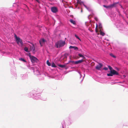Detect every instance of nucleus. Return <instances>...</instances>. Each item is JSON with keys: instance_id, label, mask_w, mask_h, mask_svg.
Instances as JSON below:
<instances>
[{"instance_id": "1", "label": "nucleus", "mask_w": 128, "mask_h": 128, "mask_svg": "<svg viewBox=\"0 0 128 128\" xmlns=\"http://www.w3.org/2000/svg\"><path fill=\"white\" fill-rule=\"evenodd\" d=\"M65 41L60 40L57 42L56 45L57 48H60L63 46L65 44Z\"/></svg>"}, {"instance_id": "2", "label": "nucleus", "mask_w": 128, "mask_h": 128, "mask_svg": "<svg viewBox=\"0 0 128 128\" xmlns=\"http://www.w3.org/2000/svg\"><path fill=\"white\" fill-rule=\"evenodd\" d=\"M14 36L16 38V41L18 44L20 45L21 46H23V42L22 40L19 37H17L16 34H15Z\"/></svg>"}, {"instance_id": "3", "label": "nucleus", "mask_w": 128, "mask_h": 128, "mask_svg": "<svg viewBox=\"0 0 128 128\" xmlns=\"http://www.w3.org/2000/svg\"><path fill=\"white\" fill-rule=\"evenodd\" d=\"M29 56L30 57L31 61L33 63L35 62H38V60L36 57L34 56H31V55L29 54Z\"/></svg>"}, {"instance_id": "4", "label": "nucleus", "mask_w": 128, "mask_h": 128, "mask_svg": "<svg viewBox=\"0 0 128 128\" xmlns=\"http://www.w3.org/2000/svg\"><path fill=\"white\" fill-rule=\"evenodd\" d=\"M116 3H114L113 4L109 5L108 6H106L105 5H104L103 6L107 8H111L116 6Z\"/></svg>"}, {"instance_id": "5", "label": "nucleus", "mask_w": 128, "mask_h": 128, "mask_svg": "<svg viewBox=\"0 0 128 128\" xmlns=\"http://www.w3.org/2000/svg\"><path fill=\"white\" fill-rule=\"evenodd\" d=\"M98 64L97 65L96 67V69L98 70H100L102 67L103 65L102 64L100 63H98Z\"/></svg>"}, {"instance_id": "6", "label": "nucleus", "mask_w": 128, "mask_h": 128, "mask_svg": "<svg viewBox=\"0 0 128 128\" xmlns=\"http://www.w3.org/2000/svg\"><path fill=\"white\" fill-rule=\"evenodd\" d=\"M51 11L54 13H56L58 11V9L56 7H53L51 8Z\"/></svg>"}, {"instance_id": "7", "label": "nucleus", "mask_w": 128, "mask_h": 128, "mask_svg": "<svg viewBox=\"0 0 128 128\" xmlns=\"http://www.w3.org/2000/svg\"><path fill=\"white\" fill-rule=\"evenodd\" d=\"M83 62V60H79L76 61H72V62L73 63H74L75 64H78L80 63Z\"/></svg>"}, {"instance_id": "8", "label": "nucleus", "mask_w": 128, "mask_h": 128, "mask_svg": "<svg viewBox=\"0 0 128 128\" xmlns=\"http://www.w3.org/2000/svg\"><path fill=\"white\" fill-rule=\"evenodd\" d=\"M46 41L44 38H42L40 40L39 42L41 46H42Z\"/></svg>"}, {"instance_id": "9", "label": "nucleus", "mask_w": 128, "mask_h": 128, "mask_svg": "<svg viewBox=\"0 0 128 128\" xmlns=\"http://www.w3.org/2000/svg\"><path fill=\"white\" fill-rule=\"evenodd\" d=\"M110 72L112 73L113 75H118V73L115 70H111Z\"/></svg>"}, {"instance_id": "10", "label": "nucleus", "mask_w": 128, "mask_h": 128, "mask_svg": "<svg viewBox=\"0 0 128 128\" xmlns=\"http://www.w3.org/2000/svg\"><path fill=\"white\" fill-rule=\"evenodd\" d=\"M32 46H30V49L31 50H32L33 51H34V44H32Z\"/></svg>"}, {"instance_id": "11", "label": "nucleus", "mask_w": 128, "mask_h": 128, "mask_svg": "<svg viewBox=\"0 0 128 128\" xmlns=\"http://www.w3.org/2000/svg\"><path fill=\"white\" fill-rule=\"evenodd\" d=\"M70 22L72 24H76V22L74 20H73L72 19H70Z\"/></svg>"}, {"instance_id": "12", "label": "nucleus", "mask_w": 128, "mask_h": 128, "mask_svg": "<svg viewBox=\"0 0 128 128\" xmlns=\"http://www.w3.org/2000/svg\"><path fill=\"white\" fill-rule=\"evenodd\" d=\"M100 34L101 35H102V36L104 35L105 33L103 32H102L101 30H100Z\"/></svg>"}, {"instance_id": "13", "label": "nucleus", "mask_w": 128, "mask_h": 128, "mask_svg": "<svg viewBox=\"0 0 128 128\" xmlns=\"http://www.w3.org/2000/svg\"><path fill=\"white\" fill-rule=\"evenodd\" d=\"M58 66H59V67L63 68H64L66 67V65H60V64H58Z\"/></svg>"}, {"instance_id": "14", "label": "nucleus", "mask_w": 128, "mask_h": 128, "mask_svg": "<svg viewBox=\"0 0 128 128\" xmlns=\"http://www.w3.org/2000/svg\"><path fill=\"white\" fill-rule=\"evenodd\" d=\"M107 75L108 76H112L113 74L112 73L110 72V73L108 74Z\"/></svg>"}, {"instance_id": "15", "label": "nucleus", "mask_w": 128, "mask_h": 128, "mask_svg": "<svg viewBox=\"0 0 128 128\" xmlns=\"http://www.w3.org/2000/svg\"><path fill=\"white\" fill-rule=\"evenodd\" d=\"M19 60L21 61H22L24 62H26V61L24 59L20 58L19 59Z\"/></svg>"}, {"instance_id": "16", "label": "nucleus", "mask_w": 128, "mask_h": 128, "mask_svg": "<svg viewBox=\"0 0 128 128\" xmlns=\"http://www.w3.org/2000/svg\"><path fill=\"white\" fill-rule=\"evenodd\" d=\"M52 65V67H56V66L55 65V64L54 62H52V65Z\"/></svg>"}, {"instance_id": "17", "label": "nucleus", "mask_w": 128, "mask_h": 128, "mask_svg": "<svg viewBox=\"0 0 128 128\" xmlns=\"http://www.w3.org/2000/svg\"><path fill=\"white\" fill-rule=\"evenodd\" d=\"M78 55L80 56V57L82 58H85V57L83 55L80 54H78Z\"/></svg>"}, {"instance_id": "18", "label": "nucleus", "mask_w": 128, "mask_h": 128, "mask_svg": "<svg viewBox=\"0 0 128 128\" xmlns=\"http://www.w3.org/2000/svg\"><path fill=\"white\" fill-rule=\"evenodd\" d=\"M47 64L48 65V66H50L51 65V64L49 62L48 60L46 62Z\"/></svg>"}, {"instance_id": "19", "label": "nucleus", "mask_w": 128, "mask_h": 128, "mask_svg": "<svg viewBox=\"0 0 128 128\" xmlns=\"http://www.w3.org/2000/svg\"><path fill=\"white\" fill-rule=\"evenodd\" d=\"M24 50L26 52H28V48L27 47H25L24 48Z\"/></svg>"}, {"instance_id": "20", "label": "nucleus", "mask_w": 128, "mask_h": 128, "mask_svg": "<svg viewBox=\"0 0 128 128\" xmlns=\"http://www.w3.org/2000/svg\"><path fill=\"white\" fill-rule=\"evenodd\" d=\"M74 36L76 38H77L79 40H80L81 41V40L77 35L76 34H75Z\"/></svg>"}, {"instance_id": "21", "label": "nucleus", "mask_w": 128, "mask_h": 128, "mask_svg": "<svg viewBox=\"0 0 128 128\" xmlns=\"http://www.w3.org/2000/svg\"><path fill=\"white\" fill-rule=\"evenodd\" d=\"M110 55L111 56H112L114 58H116V56L113 54L112 53L110 54Z\"/></svg>"}, {"instance_id": "22", "label": "nucleus", "mask_w": 128, "mask_h": 128, "mask_svg": "<svg viewBox=\"0 0 128 128\" xmlns=\"http://www.w3.org/2000/svg\"><path fill=\"white\" fill-rule=\"evenodd\" d=\"M108 68L110 70V71L111 70H112V68L110 66H108Z\"/></svg>"}, {"instance_id": "23", "label": "nucleus", "mask_w": 128, "mask_h": 128, "mask_svg": "<svg viewBox=\"0 0 128 128\" xmlns=\"http://www.w3.org/2000/svg\"><path fill=\"white\" fill-rule=\"evenodd\" d=\"M98 26L97 25L96 26V32H98V30L97 29Z\"/></svg>"}, {"instance_id": "24", "label": "nucleus", "mask_w": 128, "mask_h": 128, "mask_svg": "<svg viewBox=\"0 0 128 128\" xmlns=\"http://www.w3.org/2000/svg\"><path fill=\"white\" fill-rule=\"evenodd\" d=\"M73 48L74 50H78V48L76 46H74Z\"/></svg>"}, {"instance_id": "25", "label": "nucleus", "mask_w": 128, "mask_h": 128, "mask_svg": "<svg viewBox=\"0 0 128 128\" xmlns=\"http://www.w3.org/2000/svg\"><path fill=\"white\" fill-rule=\"evenodd\" d=\"M62 2L64 4H66V3H67V2H66V1L64 0H62Z\"/></svg>"}, {"instance_id": "26", "label": "nucleus", "mask_w": 128, "mask_h": 128, "mask_svg": "<svg viewBox=\"0 0 128 128\" xmlns=\"http://www.w3.org/2000/svg\"><path fill=\"white\" fill-rule=\"evenodd\" d=\"M74 46H70L69 47L70 48H73Z\"/></svg>"}, {"instance_id": "27", "label": "nucleus", "mask_w": 128, "mask_h": 128, "mask_svg": "<svg viewBox=\"0 0 128 128\" xmlns=\"http://www.w3.org/2000/svg\"><path fill=\"white\" fill-rule=\"evenodd\" d=\"M104 69L106 70H108V68L107 67H105L104 68Z\"/></svg>"}, {"instance_id": "28", "label": "nucleus", "mask_w": 128, "mask_h": 128, "mask_svg": "<svg viewBox=\"0 0 128 128\" xmlns=\"http://www.w3.org/2000/svg\"><path fill=\"white\" fill-rule=\"evenodd\" d=\"M94 19H95V20H96V21H98V19L97 18H95Z\"/></svg>"}, {"instance_id": "29", "label": "nucleus", "mask_w": 128, "mask_h": 128, "mask_svg": "<svg viewBox=\"0 0 128 128\" xmlns=\"http://www.w3.org/2000/svg\"><path fill=\"white\" fill-rule=\"evenodd\" d=\"M36 1H37L38 2L40 3V1L38 0H35Z\"/></svg>"}, {"instance_id": "30", "label": "nucleus", "mask_w": 128, "mask_h": 128, "mask_svg": "<svg viewBox=\"0 0 128 128\" xmlns=\"http://www.w3.org/2000/svg\"><path fill=\"white\" fill-rule=\"evenodd\" d=\"M84 6H85V7L86 8H87V9H88V8H87V7L86 6V5H84Z\"/></svg>"}, {"instance_id": "31", "label": "nucleus", "mask_w": 128, "mask_h": 128, "mask_svg": "<svg viewBox=\"0 0 128 128\" xmlns=\"http://www.w3.org/2000/svg\"><path fill=\"white\" fill-rule=\"evenodd\" d=\"M87 8H88V9H88V10H89V9L90 8H89V7H88H88H87Z\"/></svg>"}, {"instance_id": "32", "label": "nucleus", "mask_w": 128, "mask_h": 128, "mask_svg": "<svg viewBox=\"0 0 128 128\" xmlns=\"http://www.w3.org/2000/svg\"><path fill=\"white\" fill-rule=\"evenodd\" d=\"M123 76L124 77H125L126 76H125V75H124Z\"/></svg>"}]
</instances>
